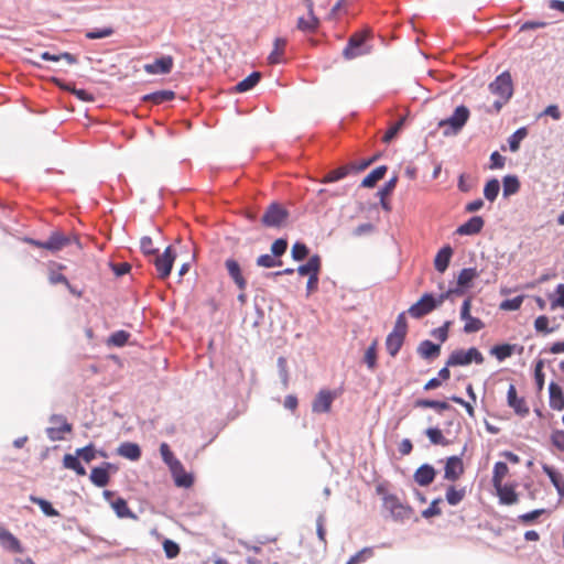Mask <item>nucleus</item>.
Instances as JSON below:
<instances>
[{"mask_svg":"<svg viewBox=\"0 0 564 564\" xmlns=\"http://www.w3.org/2000/svg\"><path fill=\"white\" fill-rule=\"evenodd\" d=\"M425 434L429 437L430 442L434 445H448V441L445 440V437L442 434V431L437 427H429L425 431Z\"/></svg>","mask_w":564,"mask_h":564,"instance_id":"09e8293b","label":"nucleus"},{"mask_svg":"<svg viewBox=\"0 0 564 564\" xmlns=\"http://www.w3.org/2000/svg\"><path fill=\"white\" fill-rule=\"evenodd\" d=\"M33 243L51 251H57L68 243V239L59 232H53L47 240L33 241Z\"/></svg>","mask_w":564,"mask_h":564,"instance_id":"6ab92c4d","label":"nucleus"},{"mask_svg":"<svg viewBox=\"0 0 564 564\" xmlns=\"http://www.w3.org/2000/svg\"><path fill=\"white\" fill-rule=\"evenodd\" d=\"M365 364L367 365L368 369L372 370L377 366V340H373L372 344L366 349L365 357H364Z\"/></svg>","mask_w":564,"mask_h":564,"instance_id":"8fccbe9b","label":"nucleus"},{"mask_svg":"<svg viewBox=\"0 0 564 564\" xmlns=\"http://www.w3.org/2000/svg\"><path fill=\"white\" fill-rule=\"evenodd\" d=\"M479 275L476 268H465L463 269L457 276V284L460 288H469L473 280Z\"/></svg>","mask_w":564,"mask_h":564,"instance_id":"473e14b6","label":"nucleus"},{"mask_svg":"<svg viewBox=\"0 0 564 564\" xmlns=\"http://www.w3.org/2000/svg\"><path fill=\"white\" fill-rule=\"evenodd\" d=\"M508 471L509 468L505 462H497L492 470V485L500 486V484H502L503 478L507 476Z\"/></svg>","mask_w":564,"mask_h":564,"instance_id":"79ce46f5","label":"nucleus"},{"mask_svg":"<svg viewBox=\"0 0 564 564\" xmlns=\"http://www.w3.org/2000/svg\"><path fill=\"white\" fill-rule=\"evenodd\" d=\"M117 453L118 455L130 460H138L141 457L140 446L132 442L121 443L117 449Z\"/></svg>","mask_w":564,"mask_h":564,"instance_id":"393cba45","label":"nucleus"},{"mask_svg":"<svg viewBox=\"0 0 564 564\" xmlns=\"http://www.w3.org/2000/svg\"><path fill=\"white\" fill-rule=\"evenodd\" d=\"M528 135V129L521 127L517 129L509 138L508 144L511 152H517L520 149L521 141Z\"/></svg>","mask_w":564,"mask_h":564,"instance_id":"58836bf2","label":"nucleus"},{"mask_svg":"<svg viewBox=\"0 0 564 564\" xmlns=\"http://www.w3.org/2000/svg\"><path fill=\"white\" fill-rule=\"evenodd\" d=\"M405 336L390 332L386 338V348L391 357H395L400 351Z\"/></svg>","mask_w":564,"mask_h":564,"instance_id":"a878e982","label":"nucleus"},{"mask_svg":"<svg viewBox=\"0 0 564 564\" xmlns=\"http://www.w3.org/2000/svg\"><path fill=\"white\" fill-rule=\"evenodd\" d=\"M549 398H550V406L553 410L562 411L564 409L563 390L557 383H555V382L550 383Z\"/></svg>","mask_w":564,"mask_h":564,"instance_id":"4be33fe9","label":"nucleus"},{"mask_svg":"<svg viewBox=\"0 0 564 564\" xmlns=\"http://www.w3.org/2000/svg\"><path fill=\"white\" fill-rule=\"evenodd\" d=\"M543 471L547 475L558 494L564 495V485L561 481L560 474L549 465H543Z\"/></svg>","mask_w":564,"mask_h":564,"instance_id":"49530a36","label":"nucleus"},{"mask_svg":"<svg viewBox=\"0 0 564 564\" xmlns=\"http://www.w3.org/2000/svg\"><path fill=\"white\" fill-rule=\"evenodd\" d=\"M452 256L453 248L449 245H446L438 250L434 259V265L440 273H444L446 271Z\"/></svg>","mask_w":564,"mask_h":564,"instance_id":"412c9836","label":"nucleus"},{"mask_svg":"<svg viewBox=\"0 0 564 564\" xmlns=\"http://www.w3.org/2000/svg\"><path fill=\"white\" fill-rule=\"evenodd\" d=\"M383 506L388 509L395 520L408 519L412 512L411 507L403 505L394 495L383 496Z\"/></svg>","mask_w":564,"mask_h":564,"instance_id":"0eeeda50","label":"nucleus"},{"mask_svg":"<svg viewBox=\"0 0 564 564\" xmlns=\"http://www.w3.org/2000/svg\"><path fill=\"white\" fill-rule=\"evenodd\" d=\"M76 455L86 463H90L96 458L97 451L93 444H88L82 448L76 449Z\"/></svg>","mask_w":564,"mask_h":564,"instance_id":"603ef678","label":"nucleus"},{"mask_svg":"<svg viewBox=\"0 0 564 564\" xmlns=\"http://www.w3.org/2000/svg\"><path fill=\"white\" fill-rule=\"evenodd\" d=\"M520 189V181L518 176L516 175H506L502 178V191L503 196L509 197L511 195H514Z\"/></svg>","mask_w":564,"mask_h":564,"instance_id":"c756f323","label":"nucleus"},{"mask_svg":"<svg viewBox=\"0 0 564 564\" xmlns=\"http://www.w3.org/2000/svg\"><path fill=\"white\" fill-rule=\"evenodd\" d=\"M112 34H113L112 28H102V29H95V30L88 31L86 33V37L89 40H97V39L108 37Z\"/></svg>","mask_w":564,"mask_h":564,"instance_id":"69168bd1","label":"nucleus"},{"mask_svg":"<svg viewBox=\"0 0 564 564\" xmlns=\"http://www.w3.org/2000/svg\"><path fill=\"white\" fill-rule=\"evenodd\" d=\"M469 116L470 111L466 106L460 105L456 107L452 116L438 122V127L444 128L443 135H457L467 123Z\"/></svg>","mask_w":564,"mask_h":564,"instance_id":"f03ea898","label":"nucleus"},{"mask_svg":"<svg viewBox=\"0 0 564 564\" xmlns=\"http://www.w3.org/2000/svg\"><path fill=\"white\" fill-rule=\"evenodd\" d=\"M516 345L501 344L496 345L490 349V354L494 355L499 361H503L514 352Z\"/></svg>","mask_w":564,"mask_h":564,"instance_id":"e433bc0d","label":"nucleus"},{"mask_svg":"<svg viewBox=\"0 0 564 564\" xmlns=\"http://www.w3.org/2000/svg\"><path fill=\"white\" fill-rule=\"evenodd\" d=\"M261 79V73L259 72H252L250 75H248L245 79L239 82L236 85V90L238 93H246L248 90H251Z\"/></svg>","mask_w":564,"mask_h":564,"instance_id":"2f4dec72","label":"nucleus"},{"mask_svg":"<svg viewBox=\"0 0 564 564\" xmlns=\"http://www.w3.org/2000/svg\"><path fill=\"white\" fill-rule=\"evenodd\" d=\"M129 337L130 334L128 332L117 330L109 336L107 344L115 347H123L128 343Z\"/></svg>","mask_w":564,"mask_h":564,"instance_id":"de8ad7c7","label":"nucleus"},{"mask_svg":"<svg viewBox=\"0 0 564 564\" xmlns=\"http://www.w3.org/2000/svg\"><path fill=\"white\" fill-rule=\"evenodd\" d=\"M508 405L520 416H525L529 413V408L523 398L517 395V390L513 384L509 386L507 392Z\"/></svg>","mask_w":564,"mask_h":564,"instance_id":"4468645a","label":"nucleus"},{"mask_svg":"<svg viewBox=\"0 0 564 564\" xmlns=\"http://www.w3.org/2000/svg\"><path fill=\"white\" fill-rule=\"evenodd\" d=\"M170 471L177 487L189 488L193 485L194 478L185 471L181 460L177 463V467H171Z\"/></svg>","mask_w":564,"mask_h":564,"instance_id":"a211bd4d","label":"nucleus"},{"mask_svg":"<svg viewBox=\"0 0 564 564\" xmlns=\"http://www.w3.org/2000/svg\"><path fill=\"white\" fill-rule=\"evenodd\" d=\"M404 118L399 119L395 123H393L384 133L382 140L386 143H390L395 135L399 133V131L402 129L404 124Z\"/></svg>","mask_w":564,"mask_h":564,"instance_id":"6e6d98bb","label":"nucleus"},{"mask_svg":"<svg viewBox=\"0 0 564 564\" xmlns=\"http://www.w3.org/2000/svg\"><path fill=\"white\" fill-rule=\"evenodd\" d=\"M111 507L118 518L137 519V516L129 509L127 501L121 497L111 501Z\"/></svg>","mask_w":564,"mask_h":564,"instance_id":"c85d7f7f","label":"nucleus"},{"mask_svg":"<svg viewBox=\"0 0 564 564\" xmlns=\"http://www.w3.org/2000/svg\"><path fill=\"white\" fill-rule=\"evenodd\" d=\"M336 394L330 390H321L312 402V411L314 413H327L330 411L332 403Z\"/></svg>","mask_w":564,"mask_h":564,"instance_id":"9d476101","label":"nucleus"},{"mask_svg":"<svg viewBox=\"0 0 564 564\" xmlns=\"http://www.w3.org/2000/svg\"><path fill=\"white\" fill-rule=\"evenodd\" d=\"M464 473L463 460L459 456H451L447 458L444 467V478L446 480L455 481Z\"/></svg>","mask_w":564,"mask_h":564,"instance_id":"9b49d317","label":"nucleus"},{"mask_svg":"<svg viewBox=\"0 0 564 564\" xmlns=\"http://www.w3.org/2000/svg\"><path fill=\"white\" fill-rule=\"evenodd\" d=\"M441 352V345L434 344L433 341L425 339L421 341L417 346V354L423 359H434Z\"/></svg>","mask_w":564,"mask_h":564,"instance_id":"b1692460","label":"nucleus"},{"mask_svg":"<svg viewBox=\"0 0 564 564\" xmlns=\"http://www.w3.org/2000/svg\"><path fill=\"white\" fill-rule=\"evenodd\" d=\"M63 464L65 468L74 470L77 475L84 476L86 475L85 467L80 464L79 457L75 454H66L63 458Z\"/></svg>","mask_w":564,"mask_h":564,"instance_id":"72a5a7b5","label":"nucleus"},{"mask_svg":"<svg viewBox=\"0 0 564 564\" xmlns=\"http://www.w3.org/2000/svg\"><path fill=\"white\" fill-rule=\"evenodd\" d=\"M387 172L386 165H380L372 170L361 182L362 187H373L378 181L383 178L384 174Z\"/></svg>","mask_w":564,"mask_h":564,"instance_id":"7c9ffc66","label":"nucleus"},{"mask_svg":"<svg viewBox=\"0 0 564 564\" xmlns=\"http://www.w3.org/2000/svg\"><path fill=\"white\" fill-rule=\"evenodd\" d=\"M225 267L237 288L243 291L247 288V281L242 275L240 264L235 259L229 258L225 261Z\"/></svg>","mask_w":564,"mask_h":564,"instance_id":"2eb2a0df","label":"nucleus"},{"mask_svg":"<svg viewBox=\"0 0 564 564\" xmlns=\"http://www.w3.org/2000/svg\"><path fill=\"white\" fill-rule=\"evenodd\" d=\"M174 259L175 253L173 252L172 247L165 248L162 254L156 256L154 265L160 279H166L170 275Z\"/></svg>","mask_w":564,"mask_h":564,"instance_id":"1a4fd4ad","label":"nucleus"},{"mask_svg":"<svg viewBox=\"0 0 564 564\" xmlns=\"http://www.w3.org/2000/svg\"><path fill=\"white\" fill-rule=\"evenodd\" d=\"M523 299V295H518L513 299H507L500 303L499 307L502 311H517L521 307Z\"/></svg>","mask_w":564,"mask_h":564,"instance_id":"5fc2aeb1","label":"nucleus"},{"mask_svg":"<svg viewBox=\"0 0 564 564\" xmlns=\"http://www.w3.org/2000/svg\"><path fill=\"white\" fill-rule=\"evenodd\" d=\"M406 330H408V323H406V318H405V313L402 312L397 316L392 333H397V334L406 336Z\"/></svg>","mask_w":564,"mask_h":564,"instance_id":"e2e57ef3","label":"nucleus"},{"mask_svg":"<svg viewBox=\"0 0 564 564\" xmlns=\"http://www.w3.org/2000/svg\"><path fill=\"white\" fill-rule=\"evenodd\" d=\"M465 488L456 489L454 486H449L446 490V501L451 506H457L465 497Z\"/></svg>","mask_w":564,"mask_h":564,"instance_id":"c03bdc74","label":"nucleus"},{"mask_svg":"<svg viewBox=\"0 0 564 564\" xmlns=\"http://www.w3.org/2000/svg\"><path fill=\"white\" fill-rule=\"evenodd\" d=\"M499 497L500 503L502 505H514L518 502L519 497L516 490L511 486L502 485L494 486Z\"/></svg>","mask_w":564,"mask_h":564,"instance_id":"5701e85b","label":"nucleus"},{"mask_svg":"<svg viewBox=\"0 0 564 564\" xmlns=\"http://www.w3.org/2000/svg\"><path fill=\"white\" fill-rule=\"evenodd\" d=\"M286 249H288V240L284 238H279L272 243L271 253L274 257L280 258L281 256H283L286 252Z\"/></svg>","mask_w":564,"mask_h":564,"instance_id":"680f3d73","label":"nucleus"},{"mask_svg":"<svg viewBox=\"0 0 564 564\" xmlns=\"http://www.w3.org/2000/svg\"><path fill=\"white\" fill-rule=\"evenodd\" d=\"M489 91L498 98L490 107L486 108L488 113H498L513 95V83L509 72H502L488 86Z\"/></svg>","mask_w":564,"mask_h":564,"instance_id":"f257e3e1","label":"nucleus"},{"mask_svg":"<svg viewBox=\"0 0 564 564\" xmlns=\"http://www.w3.org/2000/svg\"><path fill=\"white\" fill-rule=\"evenodd\" d=\"M173 67V58L170 55L162 56L156 58L153 63H149L144 65V70L148 74L156 75V74H169Z\"/></svg>","mask_w":564,"mask_h":564,"instance_id":"f8f14e48","label":"nucleus"},{"mask_svg":"<svg viewBox=\"0 0 564 564\" xmlns=\"http://www.w3.org/2000/svg\"><path fill=\"white\" fill-rule=\"evenodd\" d=\"M551 442L558 451L564 452V431H553L551 434Z\"/></svg>","mask_w":564,"mask_h":564,"instance_id":"338daca9","label":"nucleus"},{"mask_svg":"<svg viewBox=\"0 0 564 564\" xmlns=\"http://www.w3.org/2000/svg\"><path fill=\"white\" fill-rule=\"evenodd\" d=\"M416 408H431L438 411L449 410L451 405L445 401L420 399L415 402Z\"/></svg>","mask_w":564,"mask_h":564,"instance_id":"a18cd8bd","label":"nucleus"},{"mask_svg":"<svg viewBox=\"0 0 564 564\" xmlns=\"http://www.w3.org/2000/svg\"><path fill=\"white\" fill-rule=\"evenodd\" d=\"M289 217L288 210L279 203H271L265 209L261 223L269 228L281 227Z\"/></svg>","mask_w":564,"mask_h":564,"instance_id":"39448f33","label":"nucleus"},{"mask_svg":"<svg viewBox=\"0 0 564 564\" xmlns=\"http://www.w3.org/2000/svg\"><path fill=\"white\" fill-rule=\"evenodd\" d=\"M276 257H274L272 253L271 254H261L257 258L256 260V263L258 267H262V268H273V267H276V265H281V261L280 260H276L275 259Z\"/></svg>","mask_w":564,"mask_h":564,"instance_id":"864d4df0","label":"nucleus"},{"mask_svg":"<svg viewBox=\"0 0 564 564\" xmlns=\"http://www.w3.org/2000/svg\"><path fill=\"white\" fill-rule=\"evenodd\" d=\"M485 221L480 216H473L466 223L458 226L456 229V234L460 236H474L481 231L484 228Z\"/></svg>","mask_w":564,"mask_h":564,"instance_id":"f3484780","label":"nucleus"},{"mask_svg":"<svg viewBox=\"0 0 564 564\" xmlns=\"http://www.w3.org/2000/svg\"><path fill=\"white\" fill-rule=\"evenodd\" d=\"M318 26V20L313 13L312 7H310V17L306 19L304 17L299 18L297 20V29L303 32H313Z\"/></svg>","mask_w":564,"mask_h":564,"instance_id":"c9c22d12","label":"nucleus"},{"mask_svg":"<svg viewBox=\"0 0 564 564\" xmlns=\"http://www.w3.org/2000/svg\"><path fill=\"white\" fill-rule=\"evenodd\" d=\"M370 30H362L352 34L346 47L343 51V55L346 59H352L358 56L366 55L370 53L371 47L367 45V40L370 37Z\"/></svg>","mask_w":564,"mask_h":564,"instance_id":"7ed1b4c3","label":"nucleus"},{"mask_svg":"<svg viewBox=\"0 0 564 564\" xmlns=\"http://www.w3.org/2000/svg\"><path fill=\"white\" fill-rule=\"evenodd\" d=\"M464 332L467 334L479 332L484 328L485 324L477 317H470L465 321Z\"/></svg>","mask_w":564,"mask_h":564,"instance_id":"bf43d9fd","label":"nucleus"},{"mask_svg":"<svg viewBox=\"0 0 564 564\" xmlns=\"http://www.w3.org/2000/svg\"><path fill=\"white\" fill-rule=\"evenodd\" d=\"M310 253V249L303 242L296 241L291 250V256L295 261L304 260Z\"/></svg>","mask_w":564,"mask_h":564,"instance_id":"3c124183","label":"nucleus"},{"mask_svg":"<svg viewBox=\"0 0 564 564\" xmlns=\"http://www.w3.org/2000/svg\"><path fill=\"white\" fill-rule=\"evenodd\" d=\"M113 469V465L111 463L105 462L101 466L94 467L90 473V481L96 487H105L109 482V470Z\"/></svg>","mask_w":564,"mask_h":564,"instance_id":"ddd939ff","label":"nucleus"},{"mask_svg":"<svg viewBox=\"0 0 564 564\" xmlns=\"http://www.w3.org/2000/svg\"><path fill=\"white\" fill-rule=\"evenodd\" d=\"M433 310H435L434 295L431 293H425L416 303L409 307L408 313L413 318H421L424 315L431 313Z\"/></svg>","mask_w":564,"mask_h":564,"instance_id":"6e6552de","label":"nucleus"},{"mask_svg":"<svg viewBox=\"0 0 564 564\" xmlns=\"http://www.w3.org/2000/svg\"><path fill=\"white\" fill-rule=\"evenodd\" d=\"M546 512L545 509H535L527 513H522L518 517V521L524 524H530L534 522L540 516Z\"/></svg>","mask_w":564,"mask_h":564,"instance_id":"13d9d810","label":"nucleus"},{"mask_svg":"<svg viewBox=\"0 0 564 564\" xmlns=\"http://www.w3.org/2000/svg\"><path fill=\"white\" fill-rule=\"evenodd\" d=\"M50 422L57 426L46 427L45 433L50 441L56 442L64 440V433L72 432V424H69L63 414H52Z\"/></svg>","mask_w":564,"mask_h":564,"instance_id":"423d86ee","label":"nucleus"},{"mask_svg":"<svg viewBox=\"0 0 564 564\" xmlns=\"http://www.w3.org/2000/svg\"><path fill=\"white\" fill-rule=\"evenodd\" d=\"M0 544L3 549L9 550L11 552L21 553L23 551L20 541L1 524Z\"/></svg>","mask_w":564,"mask_h":564,"instance_id":"aec40b11","label":"nucleus"},{"mask_svg":"<svg viewBox=\"0 0 564 564\" xmlns=\"http://www.w3.org/2000/svg\"><path fill=\"white\" fill-rule=\"evenodd\" d=\"M286 45V40L282 37H276L274 40V48L268 56V61L270 64H280L282 63L283 50Z\"/></svg>","mask_w":564,"mask_h":564,"instance_id":"f704fd0d","label":"nucleus"},{"mask_svg":"<svg viewBox=\"0 0 564 564\" xmlns=\"http://www.w3.org/2000/svg\"><path fill=\"white\" fill-rule=\"evenodd\" d=\"M484 360L485 359L482 354L476 347H470L467 350H454L447 359V366H467L470 365L471 362H475L476 365H481Z\"/></svg>","mask_w":564,"mask_h":564,"instance_id":"20e7f679","label":"nucleus"},{"mask_svg":"<svg viewBox=\"0 0 564 564\" xmlns=\"http://www.w3.org/2000/svg\"><path fill=\"white\" fill-rule=\"evenodd\" d=\"M442 502V498L434 499L430 507L422 511V517L425 519H430L435 516H440L442 510L438 508V503Z\"/></svg>","mask_w":564,"mask_h":564,"instance_id":"0e129e2a","label":"nucleus"},{"mask_svg":"<svg viewBox=\"0 0 564 564\" xmlns=\"http://www.w3.org/2000/svg\"><path fill=\"white\" fill-rule=\"evenodd\" d=\"M372 554H373L372 547H368V546L364 547L362 550H360L359 552H357L356 554L350 556V558L347 561L346 564H359V563L366 561V558L371 557Z\"/></svg>","mask_w":564,"mask_h":564,"instance_id":"4d7b16f0","label":"nucleus"},{"mask_svg":"<svg viewBox=\"0 0 564 564\" xmlns=\"http://www.w3.org/2000/svg\"><path fill=\"white\" fill-rule=\"evenodd\" d=\"M534 328L539 333L551 334L554 328L549 327V318L545 315H540L534 321Z\"/></svg>","mask_w":564,"mask_h":564,"instance_id":"052dcab7","label":"nucleus"},{"mask_svg":"<svg viewBox=\"0 0 564 564\" xmlns=\"http://www.w3.org/2000/svg\"><path fill=\"white\" fill-rule=\"evenodd\" d=\"M174 97H175V93L172 90H158V91H153L148 95H144L142 97V100L152 102L154 105H160V104H164L166 101L174 99Z\"/></svg>","mask_w":564,"mask_h":564,"instance_id":"cd10ccee","label":"nucleus"},{"mask_svg":"<svg viewBox=\"0 0 564 564\" xmlns=\"http://www.w3.org/2000/svg\"><path fill=\"white\" fill-rule=\"evenodd\" d=\"M321 270V258L318 254L312 256L308 261L297 267L296 271L300 275L318 274Z\"/></svg>","mask_w":564,"mask_h":564,"instance_id":"bb28decb","label":"nucleus"},{"mask_svg":"<svg viewBox=\"0 0 564 564\" xmlns=\"http://www.w3.org/2000/svg\"><path fill=\"white\" fill-rule=\"evenodd\" d=\"M557 297L551 301V307L554 310L556 307H564V284H558L556 286Z\"/></svg>","mask_w":564,"mask_h":564,"instance_id":"774afa93","label":"nucleus"},{"mask_svg":"<svg viewBox=\"0 0 564 564\" xmlns=\"http://www.w3.org/2000/svg\"><path fill=\"white\" fill-rule=\"evenodd\" d=\"M30 500L37 505L42 512L47 517H58L59 512L52 506V503L43 498L30 496Z\"/></svg>","mask_w":564,"mask_h":564,"instance_id":"ea45409f","label":"nucleus"},{"mask_svg":"<svg viewBox=\"0 0 564 564\" xmlns=\"http://www.w3.org/2000/svg\"><path fill=\"white\" fill-rule=\"evenodd\" d=\"M435 476V468L430 464H423L415 470L413 479L417 485L426 487L434 481Z\"/></svg>","mask_w":564,"mask_h":564,"instance_id":"dca6fc26","label":"nucleus"},{"mask_svg":"<svg viewBox=\"0 0 564 564\" xmlns=\"http://www.w3.org/2000/svg\"><path fill=\"white\" fill-rule=\"evenodd\" d=\"M160 454H161L162 460L169 467V469L171 467H175V466L177 467V463L180 462V459H177L174 456V454L171 451V448H170L167 443H162L160 445Z\"/></svg>","mask_w":564,"mask_h":564,"instance_id":"37998d69","label":"nucleus"},{"mask_svg":"<svg viewBox=\"0 0 564 564\" xmlns=\"http://www.w3.org/2000/svg\"><path fill=\"white\" fill-rule=\"evenodd\" d=\"M500 192V183L497 178L489 180L484 187V196L490 203L495 202Z\"/></svg>","mask_w":564,"mask_h":564,"instance_id":"a19ab883","label":"nucleus"},{"mask_svg":"<svg viewBox=\"0 0 564 564\" xmlns=\"http://www.w3.org/2000/svg\"><path fill=\"white\" fill-rule=\"evenodd\" d=\"M355 169L352 165L340 166L336 170L328 172L322 180V183H333L344 178L350 170Z\"/></svg>","mask_w":564,"mask_h":564,"instance_id":"4c0bfd02","label":"nucleus"}]
</instances>
